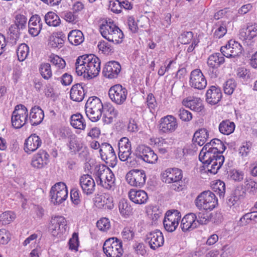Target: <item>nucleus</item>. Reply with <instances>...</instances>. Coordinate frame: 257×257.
Here are the masks:
<instances>
[{
    "mask_svg": "<svg viewBox=\"0 0 257 257\" xmlns=\"http://www.w3.org/2000/svg\"><path fill=\"white\" fill-rule=\"evenodd\" d=\"M101 158L106 164L111 167H115L117 159L113 148L108 143H103L101 145L99 150Z\"/></svg>",
    "mask_w": 257,
    "mask_h": 257,
    "instance_id": "obj_10",
    "label": "nucleus"
},
{
    "mask_svg": "<svg viewBox=\"0 0 257 257\" xmlns=\"http://www.w3.org/2000/svg\"><path fill=\"white\" fill-rule=\"evenodd\" d=\"M43 23L39 15H33L28 23L29 33L33 37L37 36L42 29Z\"/></svg>",
    "mask_w": 257,
    "mask_h": 257,
    "instance_id": "obj_22",
    "label": "nucleus"
},
{
    "mask_svg": "<svg viewBox=\"0 0 257 257\" xmlns=\"http://www.w3.org/2000/svg\"><path fill=\"white\" fill-rule=\"evenodd\" d=\"M181 218V214L180 212L176 209H172L168 210L164 217V219H168L169 220H172L174 222H179Z\"/></svg>",
    "mask_w": 257,
    "mask_h": 257,
    "instance_id": "obj_48",
    "label": "nucleus"
},
{
    "mask_svg": "<svg viewBox=\"0 0 257 257\" xmlns=\"http://www.w3.org/2000/svg\"><path fill=\"white\" fill-rule=\"evenodd\" d=\"M103 112H104L103 121L106 124L111 123L118 115V111L110 103L104 105Z\"/></svg>",
    "mask_w": 257,
    "mask_h": 257,
    "instance_id": "obj_28",
    "label": "nucleus"
},
{
    "mask_svg": "<svg viewBox=\"0 0 257 257\" xmlns=\"http://www.w3.org/2000/svg\"><path fill=\"white\" fill-rule=\"evenodd\" d=\"M49 60L53 64L60 69H63L66 66L65 60L57 55L51 54Z\"/></svg>",
    "mask_w": 257,
    "mask_h": 257,
    "instance_id": "obj_50",
    "label": "nucleus"
},
{
    "mask_svg": "<svg viewBox=\"0 0 257 257\" xmlns=\"http://www.w3.org/2000/svg\"><path fill=\"white\" fill-rule=\"evenodd\" d=\"M104 106L98 97H89L85 105L86 116L91 121H97L102 116Z\"/></svg>",
    "mask_w": 257,
    "mask_h": 257,
    "instance_id": "obj_2",
    "label": "nucleus"
},
{
    "mask_svg": "<svg viewBox=\"0 0 257 257\" xmlns=\"http://www.w3.org/2000/svg\"><path fill=\"white\" fill-rule=\"evenodd\" d=\"M137 158L149 163H155L158 160V156L151 148L146 146H140L136 153Z\"/></svg>",
    "mask_w": 257,
    "mask_h": 257,
    "instance_id": "obj_16",
    "label": "nucleus"
},
{
    "mask_svg": "<svg viewBox=\"0 0 257 257\" xmlns=\"http://www.w3.org/2000/svg\"><path fill=\"white\" fill-rule=\"evenodd\" d=\"M128 195L130 200L136 204H145L148 199L147 193L142 190H136L132 189L129 192Z\"/></svg>",
    "mask_w": 257,
    "mask_h": 257,
    "instance_id": "obj_27",
    "label": "nucleus"
},
{
    "mask_svg": "<svg viewBox=\"0 0 257 257\" xmlns=\"http://www.w3.org/2000/svg\"><path fill=\"white\" fill-rule=\"evenodd\" d=\"M118 147L119 152L132 153L131 144L127 138H122L119 141Z\"/></svg>",
    "mask_w": 257,
    "mask_h": 257,
    "instance_id": "obj_47",
    "label": "nucleus"
},
{
    "mask_svg": "<svg viewBox=\"0 0 257 257\" xmlns=\"http://www.w3.org/2000/svg\"><path fill=\"white\" fill-rule=\"evenodd\" d=\"M68 40L72 45H79L84 41L83 34L80 30H72L68 35Z\"/></svg>",
    "mask_w": 257,
    "mask_h": 257,
    "instance_id": "obj_36",
    "label": "nucleus"
},
{
    "mask_svg": "<svg viewBox=\"0 0 257 257\" xmlns=\"http://www.w3.org/2000/svg\"><path fill=\"white\" fill-rule=\"evenodd\" d=\"M28 117V111L26 107L23 104L16 105L11 116L13 126L15 128H21L26 124Z\"/></svg>",
    "mask_w": 257,
    "mask_h": 257,
    "instance_id": "obj_6",
    "label": "nucleus"
},
{
    "mask_svg": "<svg viewBox=\"0 0 257 257\" xmlns=\"http://www.w3.org/2000/svg\"><path fill=\"white\" fill-rule=\"evenodd\" d=\"M95 175L98 185L108 190H110L114 185V175L111 170L106 166H99Z\"/></svg>",
    "mask_w": 257,
    "mask_h": 257,
    "instance_id": "obj_3",
    "label": "nucleus"
},
{
    "mask_svg": "<svg viewBox=\"0 0 257 257\" xmlns=\"http://www.w3.org/2000/svg\"><path fill=\"white\" fill-rule=\"evenodd\" d=\"M97 47L99 50L102 51L105 54H109L113 52V47L104 41L100 42Z\"/></svg>",
    "mask_w": 257,
    "mask_h": 257,
    "instance_id": "obj_54",
    "label": "nucleus"
},
{
    "mask_svg": "<svg viewBox=\"0 0 257 257\" xmlns=\"http://www.w3.org/2000/svg\"><path fill=\"white\" fill-rule=\"evenodd\" d=\"M114 27H117L113 22H105V24H102L100 26V32L102 36L105 39L108 40L111 36V34L115 31Z\"/></svg>",
    "mask_w": 257,
    "mask_h": 257,
    "instance_id": "obj_34",
    "label": "nucleus"
},
{
    "mask_svg": "<svg viewBox=\"0 0 257 257\" xmlns=\"http://www.w3.org/2000/svg\"><path fill=\"white\" fill-rule=\"evenodd\" d=\"M97 228L102 231H106L110 227V222L107 218H102L97 221L96 223Z\"/></svg>",
    "mask_w": 257,
    "mask_h": 257,
    "instance_id": "obj_55",
    "label": "nucleus"
},
{
    "mask_svg": "<svg viewBox=\"0 0 257 257\" xmlns=\"http://www.w3.org/2000/svg\"><path fill=\"white\" fill-rule=\"evenodd\" d=\"M250 221L257 223V211L245 213L240 218L238 224L240 226H243L248 224Z\"/></svg>",
    "mask_w": 257,
    "mask_h": 257,
    "instance_id": "obj_40",
    "label": "nucleus"
},
{
    "mask_svg": "<svg viewBox=\"0 0 257 257\" xmlns=\"http://www.w3.org/2000/svg\"><path fill=\"white\" fill-rule=\"evenodd\" d=\"M86 85L83 83H77L73 85L70 90V98L76 102H81L83 100L86 94Z\"/></svg>",
    "mask_w": 257,
    "mask_h": 257,
    "instance_id": "obj_23",
    "label": "nucleus"
},
{
    "mask_svg": "<svg viewBox=\"0 0 257 257\" xmlns=\"http://www.w3.org/2000/svg\"><path fill=\"white\" fill-rule=\"evenodd\" d=\"M50 194L51 202L54 205H59L64 201L68 196V191L66 184L63 182H58L53 186Z\"/></svg>",
    "mask_w": 257,
    "mask_h": 257,
    "instance_id": "obj_7",
    "label": "nucleus"
},
{
    "mask_svg": "<svg viewBox=\"0 0 257 257\" xmlns=\"http://www.w3.org/2000/svg\"><path fill=\"white\" fill-rule=\"evenodd\" d=\"M220 51L222 55L227 58H236L242 53V47L237 42L230 40L227 44L221 47Z\"/></svg>",
    "mask_w": 257,
    "mask_h": 257,
    "instance_id": "obj_11",
    "label": "nucleus"
},
{
    "mask_svg": "<svg viewBox=\"0 0 257 257\" xmlns=\"http://www.w3.org/2000/svg\"><path fill=\"white\" fill-rule=\"evenodd\" d=\"M115 28V31L112 33V34H111V36L108 41L115 44L121 43L122 42L124 35L122 31L118 27H114L113 28V29Z\"/></svg>",
    "mask_w": 257,
    "mask_h": 257,
    "instance_id": "obj_46",
    "label": "nucleus"
},
{
    "mask_svg": "<svg viewBox=\"0 0 257 257\" xmlns=\"http://www.w3.org/2000/svg\"><path fill=\"white\" fill-rule=\"evenodd\" d=\"M103 250L107 257H121L123 252L122 241L115 237L109 238L103 243Z\"/></svg>",
    "mask_w": 257,
    "mask_h": 257,
    "instance_id": "obj_5",
    "label": "nucleus"
},
{
    "mask_svg": "<svg viewBox=\"0 0 257 257\" xmlns=\"http://www.w3.org/2000/svg\"><path fill=\"white\" fill-rule=\"evenodd\" d=\"M225 59L220 53H215L211 55L208 58L207 64L209 67L208 73L211 78L217 76V69L224 63Z\"/></svg>",
    "mask_w": 257,
    "mask_h": 257,
    "instance_id": "obj_12",
    "label": "nucleus"
},
{
    "mask_svg": "<svg viewBox=\"0 0 257 257\" xmlns=\"http://www.w3.org/2000/svg\"><path fill=\"white\" fill-rule=\"evenodd\" d=\"M27 19L23 15H18L16 17V21L14 25L18 26L21 30L26 28Z\"/></svg>",
    "mask_w": 257,
    "mask_h": 257,
    "instance_id": "obj_56",
    "label": "nucleus"
},
{
    "mask_svg": "<svg viewBox=\"0 0 257 257\" xmlns=\"http://www.w3.org/2000/svg\"><path fill=\"white\" fill-rule=\"evenodd\" d=\"M44 18L45 23L49 26L57 27L61 23L59 16L53 12H48Z\"/></svg>",
    "mask_w": 257,
    "mask_h": 257,
    "instance_id": "obj_39",
    "label": "nucleus"
},
{
    "mask_svg": "<svg viewBox=\"0 0 257 257\" xmlns=\"http://www.w3.org/2000/svg\"><path fill=\"white\" fill-rule=\"evenodd\" d=\"M145 242L149 243L151 248L155 250L164 243L162 232L159 229L148 232L146 235Z\"/></svg>",
    "mask_w": 257,
    "mask_h": 257,
    "instance_id": "obj_14",
    "label": "nucleus"
},
{
    "mask_svg": "<svg viewBox=\"0 0 257 257\" xmlns=\"http://www.w3.org/2000/svg\"><path fill=\"white\" fill-rule=\"evenodd\" d=\"M71 125L75 128L84 130L86 126L85 119L79 113L72 114L70 118Z\"/></svg>",
    "mask_w": 257,
    "mask_h": 257,
    "instance_id": "obj_35",
    "label": "nucleus"
},
{
    "mask_svg": "<svg viewBox=\"0 0 257 257\" xmlns=\"http://www.w3.org/2000/svg\"><path fill=\"white\" fill-rule=\"evenodd\" d=\"M245 187L250 192L254 194L257 191V182L250 178H246L244 182Z\"/></svg>",
    "mask_w": 257,
    "mask_h": 257,
    "instance_id": "obj_60",
    "label": "nucleus"
},
{
    "mask_svg": "<svg viewBox=\"0 0 257 257\" xmlns=\"http://www.w3.org/2000/svg\"><path fill=\"white\" fill-rule=\"evenodd\" d=\"M161 177L163 182L166 183H171L182 179V171L176 168H168L162 173Z\"/></svg>",
    "mask_w": 257,
    "mask_h": 257,
    "instance_id": "obj_19",
    "label": "nucleus"
},
{
    "mask_svg": "<svg viewBox=\"0 0 257 257\" xmlns=\"http://www.w3.org/2000/svg\"><path fill=\"white\" fill-rule=\"evenodd\" d=\"M113 199L109 194L104 193L95 198L96 205L99 208L111 209L113 207Z\"/></svg>",
    "mask_w": 257,
    "mask_h": 257,
    "instance_id": "obj_30",
    "label": "nucleus"
},
{
    "mask_svg": "<svg viewBox=\"0 0 257 257\" xmlns=\"http://www.w3.org/2000/svg\"><path fill=\"white\" fill-rule=\"evenodd\" d=\"M213 148L212 151L216 154V156H222L221 154L225 151L226 147L222 141L218 139H213L212 140Z\"/></svg>",
    "mask_w": 257,
    "mask_h": 257,
    "instance_id": "obj_41",
    "label": "nucleus"
},
{
    "mask_svg": "<svg viewBox=\"0 0 257 257\" xmlns=\"http://www.w3.org/2000/svg\"><path fill=\"white\" fill-rule=\"evenodd\" d=\"M236 86V84L234 79H228L226 81L224 85V93L228 95L232 94Z\"/></svg>",
    "mask_w": 257,
    "mask_h": 257,
    "instance_id": "obj_52",
    "label": "nucleus"
},
{
    "mask_svg": "<svg viewBox=\"0 0 257 257\" xmlns=\"http://www.w3.org/2000/svg\"><path fill=\"white\" fill-rule=\"evenodd\" d=\"M176 119L172 115H167L160 120L159 130L164 133H171L177 127Z\"/></svg>",
    "mask_w": 257,
    "mask_h": 257,
    "instance_id": "obj_18",
    "label": "nucleus"
},
{
    "mask_svg": "<svg viewBox=\"0 0 257 257\" xmlns=\"http://www.w3.org/2000/svg\"><path fill=\"white\" fill-rule=\"evenodd\" d=\"M193 37V34L191 31L184 32L179 37L180 42L183 44H189Z\"/></svg>",
    "mask_w": 257,
    "mask_h": 257,
    "instance_id": "obj_53",
    "label": "nucleus"
},
{
    "mask_svg": "<svg viewBox=\"0 0 257 257\" xmlns=\"http://www.w3.org/2000/svg\"><path fill=\"white\" fill-rule=\"evenodd\" d=\"M127 89L120 84H115L111 86L108 91L110 100L117 105L123 104L127 95Z\"/></svg>",
    "mask_w": 257,
    "mask_h": 257,
    "instance_id": "obj_9",
    "label": "nucleus"
},
{
    "mask_svg": "<svg viewBox=\"0 0 257 257\" xmlns=\"http://www.w3.org/2000/svg\"><path fill=\"white\" fill-rule=\"evenodd\" d=\"M214 189L215 192H217V193L220 197L223 196L225 192V184L224 182L220 180L217 181L214 185Z\"/></svg>",
    "mask_w": 257,
    "mask_h": 257,
    "instance_id": "obj_61",
    "label": "nucleus"
},
{
    "mask_svg": "<svg viewBox=\"0 0 257 257\" xmlns=\"http://www.w3.org/2000/svg\"><path fill=\"white\" fill-rule=\"evenodd\" d=\"M70 197L72 202L75 205H78L81 202V200L79 196V190L76 188H74L71 190Z\"/></svg>",
    "mask_w": 257,
    "mask_h": 257,
    "instance_id": "obj_63",
    "label": "nucleus"
},
{
    "mask_svg": "<svg viewBox=\"0 0 257 257\" xmlns=\"http://www.w3.org/2000/svg\"><path fill=\"white\" fill-rule=\"evenodd\" d=\"M180 118L184 121H189L192 118L191 113L184 108L180 109L178 111Z\"/></svg>",
    "mask_w": 257,
    "mask_h": 257,
    "instance_id": "obj_62",
    "label": "nucleus"
},
{
    "mask_svg": "<svg viewBox=\"0 0 257 257\" xmlns=\"http://www.w3.org/2000/svg\"><path fill=\"white\" fill-rule=\"evenodd\" d=\"M100 60L94 54H86L80 56L77 58V63L81 62L82 64L88 65V63L95 62Z\"/></svg>",
    "mask_w": 257,
    "mask_h": 257,
    "instance_id": "obj_44",
    "label": "nucleus"
},
{
    "mask_svg": "<svg viewBox=\"0 0 257 257\" xmlns=\"http://www.w3.org/2000/svg\"><path fill=\"white\" fill-rule=\"evenodd\" d=\"M146 178V172L142 169L131 170L125 176V179L130 185L139 188L144 187Z\"/></svg>",
    "mask_w": 257,
    "mask_h": 257,
    "instance_id": "obj_8",
    "label": "nucleus"
},
{
    "mask_svg": "<svg viewBox=\"0 0 257 257\" xmlns=\"http://www.w3.org/2000/svg\"><path fill=\"white\" fill-rule=\"evenodd\" d=\"M197 216L195 214L190 213L186 214L182 219L181 227L184 232L192 230L197 226Z\"/></svg>",
    "mask_w": 257,
    "mask_h": 257,
    "instance_id": "obj_24",
    "label": "nucleus"
},
{
    "mask_svg": "<svg viewBox=\"0 0 257 257\" xmlns=\"http://www.w3.org/2000/svg\"><path fill=\"white\" fill-rule=\"evenodd\" d=\"M182 104L185 106L197 112L201 111L204 108L200 99L198 98L187 97L183 99Z\"/></svg>",
    "mask_w": 257,
    "mask_h": 257,
    "instance_id": "obj_31",
    "label": "nucleus"
},
{
    "mask_svg": "<svg viewBox=\"0 0 257 257\" xmlns=\"http://www.w3.org/2000/svg\"><path fill=\"white\" fill-rule=\"evenodd\" d=\"M69 249L71 250H78L79 245V239L77 233L74 232L72 234V237L69 240Z\"/></svg>",
    "mask_w": 257,
    "mask_h": 257,
    "instance_id": "obj_57",
    "label": "nucleus"
},
{
    "mask_svg": "<svg viewBox=\"0 0 257 257\" xmlns=\"http://www.w3.org/2000/svg\"><path fill=\"white\" fill-rule=\"evenodd\" d=\"M79 185L83 193L87 195L92 194L95 189V183L91 175L84 174L79 178Z\"/></svg>",
    "mask_w": 257,
    "mask_h": 257,
    "instance_id": "obj_17",
    "label": "nucleus"
},
{
    "mask_svg": "<svg viewBox=\"0 0 257 257\" xmlns=\"http://www.w3.org/2000/svg\"><path fill=\"white\" fill-rule=\"evenodd\" d=\"M66 228L67 221L63 216H57L52 218L49 229L53 236H57L65 232Z\"/></svg>",
    "mask_w": 257,
    "mask_h": 257,
    "instance_id": "obj_15",
    "label": "nucleus"
},
{
    "mask_svg": "<svg viewBox=\"0 0 257 257\" xmlns=\"http://www.w3.org/2000/svg\"><path fill=\"white\" fill-rule=\"evenodd\" d=\"M209 138V132L204 128L196 131L194 134L192 141L200 146H203Z\"/></svg>",
    "mask_w": 257,
    "mask_h": 257,
    "instance_id": "obj_33",
    "label": "nucleus"
},
{
    "mask_svg": "<svg viewBox=\"0 0 257 257\" xmlns=\"http://www.w3.org/2000/svg\"><path fill=\"white\" fill-rule=\"evenodd\" d=\"M235 129V124L229 120H223L219 125L220 132L225 135H229L232 133Z\"/></svg>",
    "mask_w": 257,
    "mask_h": 257,
    "instance_id": "obj_38",
    "label": "nucleus"
},
{
    "mask_svg": "<svg viewBox=\"0 0 257 257\" xmlns=\"http://www.w3.org/2000/svg\"><path fill=\"white\" fill-rule=\"evenodd\" d=\"M207 102L211 104H217L221 99L222 92L219 88L211 86L206 93Z\"/></svg>",
    "mask_w": 257,
    "mask_h": 257,
    "instance_id": "obj_25",
    "label": "nucleus"
},
{
    "mask_svg": "<svg viewBox=\"0 0 257 257\" xmlns=\"http://www.w3.org/2000/svg\"><path fill=\"white\" fill-rule=\"evenodd\" d=\"M246 29L247 30L248 35H249V40H252L257 36V24H248Z\"/></svg>",
    "mask_w": 257,
    "mask_h": 257,
    "instance_id": "obj_64",
    "label": "nucleus"
},
{
    "mask_svg": "<svg viewBox=\"0 0 257 257\" xmlns=\"http://www.w3.org/2000/svg\"><path fill=\"white\" fill-rule=\"evenodd\" d=\"M39 71L42 77L45 80H48L52 76L51 65L49 63L41 64L39 66Z\"/></svg>",
    "mask_w": 257,
    "mask_h": 257,
    "instance_id": "obj_43",
    "label": "nucleus"
},
{
    "mask_svg": "<svg viewBox=\"0 0 257 257\" xmlns=\"http://www.w3.org/2000/svg\"><path fill=\"white\" fill-rule=\"evenodd\" d=\"M164 226L165 229L168 232H173L177 227L179 223L178 222H174L172 220L164 219L163 221Z\"/></svg>",
    "mask_w": 257,
    "mask_h": 257,
    "instance_id": "obj_58",
    "label": "nucleus"
},
{
    "mask_svg": "<svg viewBox=\"0 0 257 257\" xmlns=\"http://www.w3.org/2000/svg\"><path fill=\"white\" fill-rule=\"evenodd\" d=\"M16 218L15 214L12 211H6L0 216V221L3 225L10 224Z\"/></svg>",
    "mask_w": 257,
    "mask_h": 257,
    "instance_id": "obj_49",
    "label": "nucleus"
},
{
    "mask_svg": "<svg viewBox=\"0 0 257 257\" xmlns=\"http://www.w3.org/2000/svg\"><path fill=\"white\" fill-rule=\"evenodd\" d=\"M190 85L195 89L202 90L207 85V80L199 69L192 70L190 75Z\"/></svg>",
    "mask_w": 257,
    "mask_h": 257,
    "instance_id": "obj_13",
    "label": "nucleus"
},
{
    "mask_svg": "<svg viewBox=\"0 0 257 257\" xmlns=\"http://www.w3.org/2000/svg\"><path fill=\"white\" fill-rule=\"evenodd\" d=\"M195 204L199 209L212 210L218 204L215 195L209 190L201 193L195 199Z\"/></svg>",
    "mask_w": 257,
    "mask_h": 257,
    "instance_id": "obj_4",
    "label": "nucleus"
},
{
    "mask_svg": "<svg viewBox=\"0 0 257 257\" xmlns=\"http://www.w3.org/2000/svg\"><path fill=\"white\" fill-rule=\"evenodd\" d=\"M41 144L40 138L36 134H33L25 140L24 149L27 153L30 154L37 150Z\"/></svg>",
    "mask_w": 257,
    "mask_h": 257,
    "instance_id": "obj_21",
    "label": "nucleus"
},
{
    "mask_svg": "<svg viewBox=\"0 0 257 257\" xmlns=\"http://www.w3.org/2000/svg\"><path fill=\"white\" fill-rule=\"evenodd\" d=\"M231 193L240 200L245 197L246 190L243 186H237Z\"/></svg>",
    "mask_w": 257,
    "mask_h": 257,
    "instance_id": "obj_59",
    "label": "nucleus"
},
{
    "mask_svg": "<svg viewBox=\"0 0 257 257\" xmlns=\"http://www.w3.org/2000/svg\"><path fill=\"white\" fill-rule=\"evenodd\" d=\"M87 71V78L92 79L97 76L100 70V60L97 61L95 62L88 63L86 65Z\"/></svg>",
    "mask_w": 257,
    "mask_h": 257,
    "instance_id": "obj_37",
    "label": "nucleus"
},
{
    "mask_svg": "<svg viewBox=\"0 0 257 257\" xmlns=\"http://www.w3.org/2000/svg\"><path fill=\"white\" fill-rule=\"evenodd\" d=\"M66 36L62 32L54 33L50 37L49 45L53 48L60 49L63 46Z\"/></svg>",
    "mask_w": 257,
    "mask_h": 257,
    "instance_id": "obj_29",
    "label": "nucleus"
},
{
    "mask_svg": "<svg viewBox=\"0 0 257 257\" xmlns=\"http://www.w3.org/2000/svg\"><path fill=\"white\" fill-rule=\"evenodd\" d=\"M21 30L18 26L16 25H12L9 28V35L10 39L14 41V43L16 44L17 41L20 37V30Z\"/></svg>",
    "mask_w": 257,
    "mask_h": 257,
    "instance_id": "obj_51",
    "label": "nucleus"
},
{
    "mask_svg": "<svg viewBox=\"0 0 257 257\" xmlns=\"http://www.w3.org/2000/svg\"><path fill=\"white\" fill-rule=\"evenodd\" d=\"M49 154L44 150H40L33 157L31 165L37 169H42L46 164L49 158Z\"/></svg>",
    "mask_w": 257,
    "mask_h": 257,
    "instance_id": "obj_26",
    "label": "nucleus"
},
{
    "mask_svg": "<svg viewBox=\"0 0 257 257\" xmlns=\"http://www.w3.org/2000/svg\"><path fill=\"white\" fill-rule=\"evenodd\" d=\"M44 117V111L39 107H32L30 113V121L33 126L40 124Z\"/></svg>",
    "mask_w": 257,
    "mask_h": 257,
    "instance_id": "obj_32",
    "label": "nucleus"
},
{
    "mask_svg": "<svg viewBox=\"0 0 257 257\" xmlns=\"http://www.w3.org/2000/svg\"><path fill=\"white\" fill-rule=\"evenodd\" d=\"M120 70L121 66L119 63L115 61H111L106 64L102 73L105 77L112 79L117 78Z\"/></svg>",
    "mask_w": 257,
    "mask_h": 257,
    "instance_id": "obj_20",
    "label": "nucleus"
},
{
    "mask_svg": "<svg viewBox=\"0 0 257 257\" xmlns=\"http://www.w3.org/2000/svg\"><path fill=\"white\" fill-rule=\"evenodd\" d=\"M212 140L206 143L201 150L199 160L207 169V171L213 174H216L224 162L223 156H216L212 151L213 148Z\"/></svg>",
    "mask_w": 257,
    "mask_h": 257,
    "instance_id": "obj_1",
    "label": "nucleus"
},
{
    "mask_svg": "<svg viewBox=\"0 0 257 257\" xmlns=\"http://www.w3.org/2000/svg\"><path fill=\"white\" fill-rule=\"evenodd\" d=\"M29 52V47L27 44L25 43L20 44L17 50L18 60L20 61H24L28 57Z\"/></svg>",
    "mask_w": 257,
    "mask_h": 257,
    "instance_id": "obj_42",
    "label": "nucleus"
},
{
    "mask_svg": "<svg viewBox=\"0 0 257 257\" xmlns=\"http://www.w3.org/2000/svg\"><path fill=\"white\" fill-rule=\"evenodd\" d=\"M119 209L121 214L129 216L133 212V208L125 199H122L119 203Z\"/></svg>",
    "mask_w": 257,
    "mask_h": 257,
    "instance_id": "obj_45",
    "label": "nucleus"
}]
</instances>
